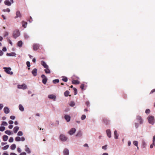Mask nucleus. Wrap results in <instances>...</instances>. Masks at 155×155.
Instances as JSON below:
<instances>
[{
  "mask_svg": "<svg viewBox=\"0 0 155 155\" xmlns=\"http://www.w3.org/2000/svg\"><path fill=\"white\" fill-rule=\"evenodd\" d=\"M48 97L49 99L53 100L54 101H56V96L54 94H50L48 95Z\"/></svg>",
  "mask_w": 155,
  "mask_h": 155,
  "instance_id": "nucleus-9",
  "label": "nucleus"
},
{
  "mask_svg": "<svg viewBox=\"0 0 155 155\" xmlns=\"http://www.w3.org/2000/svg\"><path fill=\"white\" fill-rule=\"evenodd\" d=\"M41 77L42 78V83L44 84H46L48 80L47 78V77H46L45 76L44 74L41 75Z\"/></svg>",
  "mask_w": 155,
  "mask_h": 155,
  "instance_id": "nucleus-6",
  "label": "nucleus"
},
{
  "mask_svg": "<svg viewBox=\"0 0 155 155\" xmlns=\"http://www.w3.org/2000/svg\"><path fill=\"white\" fill-rule=\"evenodd\" d=\"M16 54L14 52H13L11 53H7L6 54V55L7 56H14L16 57Z\"/></svg>",
  "mask_w": 155,
  "mask_h": 155,
  "instance_id": "nucleus-16",
  "label": "nucleus"
},
{
  "mask_svg": "<svg viewBox=\"0 0 155 155\" xmlns=\"http://www.w3.org/2000/svg\"><path fill=\"white\" fill-rule=\"evenodd\" d=\"M137 120L139 121L140 124H142L143 123V120L140 116L138 115L136 117Z\"/></svg>",
  "mask_w": 155,
  "mask_h": 155,
  "instance_id": "nucleus-8",
  "label": "nucleus"
},
{
  "mask_svg": "<svg viewBox=\"0 0 155 155\" xmlns=\"http://www.w3.org/2000/svg\"><path fill=\"white\" fill-rule=\"evenodd\" d=\"M8 33L7 31H5V33L4 34V36L5 37L7 36H8Z\"/></svg>",
  "mask_w": 155,
  "mask_h": 155,
  "instance_id": "nucleus-56",
  "label": "nucleus"
},
{
  "mask_svg": "<svg viewBox=\"0 0 155 155\" xmlns=\"http://www.w3.org/2000/svg\"><path fill=\"white\" fill-rule=\"evenodd\" d=\"M5 129V127L4 126H1L0 127V131H3Z\"/></svg>",
  "mask_w": 155,
  "mask_h": 155,
  "instance_id": "nucleus-43",
  "label": "nucleus"
},
{
  "mask_svg": "<svg viewBox=\"0 0 155 155\" xmlns=\"http://www.w3.org/2000/svg\"><path fill=\"white\" fill-rule=\"evenodd\" d=\"M86 118V116L85 115H82L81 117V120H84Z\"/></svg>",
  "mask_w": 155,
  "mask_h": 155,
  "instance_id": "nucleus-51",
  "label": "nucleus"
},
{
  "mask_svg": "<svg viewBox=\"0 0 155 155\" xmlns=\"http://www.w3.org/2000/svg\"><path fill=\"white\" fill-rule=\"evenodd\" d=\"M59 139L62 142L66 141L68 138L63 134H61L59 136Z\"/></svg>",
  "mask_w": 155,
  "mask_h": 155,
  "instance_id": "nucleus-4",
  "label": "nucleus"
},
{
  "mask_svg": "<svg viewBox=\"0 0 155 155\" xmlns=\"http://www.w3.org/2000/svg\"><path fill=\"white\" fill-rule=\"evenodd\" d=\"M17 87L18 89L25 90L27 88V86L25 84L22 85L18 84L17 85Z\"/></svg>",
  "mask_w": 155,
  "mask_h": 155,
  "instance_id": "nucleus-7",
  "label": "nucleus"
},
{
  "mask_svg": "<svg viewBox=\"0 0 155 155\" xmlns=\"http://www.w3.org/2000/svg\"><path fill=\"white\" fill-rule=\"evenodd\" d=\"M103 121L104 123L106 125L109 124H110V120L106 118H104L103 119Z\"/></svg>",
  "mask_w": 155,
  "mask_h": 155,
  "instance_id": "nucleus-13",
  "label": "nucleus"
},
{
  "mask_svg": "<svg viewBox=\"0 0 155 155\" xmlns=\"http://www.w3.org/2000/svg\"><path fill=\"white\" fill-rule=\"evenodd\" d=\"M14 3L13 0H5L4 4L8 6H11V4Z\"/></svg>",
  "mask_w": 155,
  "mask_h": 155,
  "instance_id": "nucleus-5",
  "label": "nucleus"
},
{
  "mask_svg": "<svg viewBox=\"0 0 155 155\" xmlns=\"http://www.w3.org/2000/svg\"><path fill=\"white\" fill-rule=\"evenodd\" d=\"M41 64L46 69H47L49 68L48 66L47 65L46 63L44 61H41Z\"/></svg>",
  "mask_w": 155,
  "mask_h": 155,
  "instance_id": "nucleus-12",
  "label": "nucleus"
},
{
  "mask_svg": "<svg viewBox=\"0 0 155 155\" xmlns=\"http://www.w3.org/2000/svg\"><path fill=\"white\" fill-rule=\"evenodd\" d=\"M19 155H26V153L25 152H22L20 153Z\"/></svg>",
  "mask_w": 155,
  "mask_h": 155,
  "instance_id": "nucleus-64",
  "label": "nucleus"
},
{
  "mask_svg": "<svg viewBox=\"0 0 155 155\" xmlns=\"http://www.w3.org/2000/svg\"><path fill=\"white\" fill-rule=\"evenodd\" d=\"M3 69H4L5 72L7 74L12 75L13 74L12 71H10L12 69L10 67H4Z\"/></svg>",
  "mask_w": 155,
  "mask_h": 155,
  "instance_id": "nucleus-3",
  "label": "nucleus"
},
{
  "mask_svg": "<svg viewBox=\"0 0 155 155\" xmlns=\"http://www.w3.org/2000/svg\"><path fill=\"white\" fill-rule=\"evenodd\" d=\"M106 132L107 136L109 137L110 138L111 137V132L110 129H107L106 130Z\"/></svg>",
  "mask_w": 155,
  "mask_h": 155,
  "instance_id": "nucleus-19",
  "label": "nucleus"
},
{
  "mask_svg": "<svg viewBox=\"0 0 155 155\" xmlns=\"http://www.w3.org/2000/svg\"><path fill=\"white\" fill-rule=\"evenodd\" d=\"M37 70L36 68H35L33 69L31 72V73L35 77L37 75Z\"/></svg>",
  "mask_w": 155,
  "mask_h": 155,
  "instance_id": "nucleus-18",
  "label": "nucleus"
},
{
  "mask_svg": "<svg viewBox=\"0 0 155 155\" xmlns=\"http://www.w3.org/2000/svg\"><path fill=\"white\" fill-rule=\"evenodd\" d=\"M16 147V145L15 144H13L11 145L10 147V148L11 150H14L15 149Z\"/></svg>",
  "mask_w": 155,
  "mask_h": 155,
  "instance_id": "nucleus-30",
  "label": "nucleus"
},
{
  "mask_svg": "<svg viewBox=\"0 0 155 155\" xmlns=\"http://www.w3.org/2000/svg\"><path fill=\"white\" fill-rule=\"evenodd\" d=\"M133 144L134 145L137 147L138 144V142L137 141H134L133 142Z\"/></svg>",
  "mask_w": 155,
  "mask_h": 155,
  "instance_id": "nucleus-38",
  "label": "nucleus"
},
{
  "mask_svg": "<svg viewBox=\"0 0 155 155\" xmlns=\"http://www.w3.org/2000/svg\"><path fill=\"white\" fill-rule=\"evenodd\" d=\"M153 143L155 147V135L153 137Z\"/></svg>",
  "mask_w": 155,
  "mask_h": 155,
  "instance_id": "nucleus-52",
  "label": "nucleus"
},
{
  "mask_svg": "<svg viewBox=\"0 0 155 155\" xmlns=\"http://www.w3.org/2000/svg\"><path fill=\"white\" fill-rule=\"evenodd\" d=\"M5 132L6 134L9 135L11 134V132L9 130H6L5 131Z\"/></svg>",
  "mask_w": 155,
  "mask_h": 155,
  "instance_id": "nucleus-35",
  "label": "nucleus"
},
{
  "mask_svg": "<svg viewBox=\"0 0 155 155\" xmlns=\"http://www.w3.org/2000/svg\"><path fill=\"white\" fill-rule=\"evenodd\" d=\"M107 145H105L104 146H103L102 148L103 150H106L107 148Z\"/></svg>",
  "mask_w": 155,
  "mask_h": 155,
  "instance_id": "nucleus-46",
  "label": "nucleus"
},
{
  "mask_svg": "<svg viewBox=\"0 0 155 155\" xmlns=\"http://www.w3.org/2000/svg\"><path fill=\"white\" fill-rule=\"evenodd\" d=\"M28 21L30 23H31L33 21L32 18V17L31 16H30V19Z\"/></svg>",
  "mask_w": 155,
  "mask_h": 155,
  "instance_id": "nucleus-62",
  "label": "nucleus"
},
{
  "mask_svg": "<svg viewBox=\"0 0 155 155\" xmlns=\"http://www.w3.org/2000/svg\"><path fill=\"white\" fill-rule=\"evenodd\" d=\"M3 110L5 113L6 114L9 113L10 112L9 109L7 107H5L4 108Z\"/></svg>",
  "mask_w": 155,
  "mask_h": 155,
  "instance_id": "nucleus-14",
  "label": "nucleus"
},
{
  "mask_svg": "<svg viewBox=\"0 0 155 155\" xmlns=\"http://www.w3.org/2000/svg\"><path fill=\"white\" fill-rule=\"evenodd\" d=\"M63 153L64 155H69V150L67 148L64 149L63 151Z\"/></svg>",
  "mask_w": 155,
  "mask_h": 155,
  "instance_id": "nucleus-17",
  "label": "nucleus"
},
{
  "mask_svg": "<svg viewBox=\"0 0 155 155\" xmlns=\"http://www.w3.org/2000/svg\"><path fill=\"white\" fill-rule=\"evenodd\" d=\"M64 119L66 120L67 122H68L70 121L71 120V117L68 115H65L64 116Z\"/></svg>",
  "mask_w": 155,
  "mask_h": 155,
  "instance_id": "nucleus-20",
  "label": "nucleus"
},
{
  "mask_svg": "<svg viewBox=\"0 0 155 155\" xmlns=\"http://www.w3.org/2000/svg\"><path fill=\"white\" fill-rule=\"evenodd\" d=\"M84 85L83 84H81L80 86V88L82 90L84 89Z\"/></svg>",
  "mask_w": 155,
  "mask_h": 155,
  "instance_id": "nucleus-59",
  "label": "nucleus"
},
{
  "mask_svg": "<svg viewBox=\"0 0 155 155\" xmlns=\"http://www.w3.org/2000/svg\"><path fill=\"white\" fill-rule=\"evenodd\" d=\"M44 71L46 74H49L51 72L50 70L48 68L44 70Z\"/></svg>",
  "mask_w": 155,
  "mask_h": 155,
  "instance_id": "nucleus-31",
  "label": "nucleus"
},
{
  "mask_svg": "<svg viewBox=\"0 0 155 155\" xmlns=\"http://www.w3.org/2000/svg\"><path fill=\"white\" fill-rule=\"evenodd\" d=\"M25 151L28 153H30L31 152L29 148L27 147V145H25Z\"/></svg>",
  "mask_w": 155,
  "mask_h": 155,
  "instance_id": "nucleus-22",
  "label": "nucleus"
},
{
  "mask_svg": "<svg viewBox=\"0 0 155 155\" xmlns=\"http://www.w3.org/2000/svg\"><path fill=\"white\" fill-rule=\"evenodd\" d=\"M76 129L74 128H71L68 132V134L70 135L73 134L76 132Z\"/></svg>",
  "mask_w": 155,
  "mask_h": 155,
  "instance_id": "nucleus-10",
  "label": "nucleus"
},
{
  "mask_svg": "<svg viewBox=\"0 0 155 155\" xmlns=\"http://www.w3.org/2000/svg\"><path fill=\"white\" fill-rule=\"evenodd\" d=\"M26 65H27V66L29 68H28V70L30 69V68H29V67H30V66H31V65H30V62L29 61H27L26 62Z\"/></svg>",
  "mask_w": 155,
  "mask_h": 155,
  "instance_id": "nucleus-39",
  "label": "nucleus"
},
{
  "mask_svg": "<svg viewBox=\"0 0 155 155\" xmlns=\"http://www.w3.org/2000/svg\"><path fill=\"white\" fill-rule=\"evenodd\" d=\"M9 147V146L8 145H6L2 147V149L3 150H6L8 149Z\"/></svg>",
  "mask_w": 155,
  "mask_h": 155,
  "instance_id": "nucleus-42",
  "label": "nucleus"
},
{
  "mask_svg": "<svg viewBox=\"0 0 155 155\" xmlns=\"http://www.w3.org/2000/svg\"><path fill=\"white\" fill-rule=\"evenodd\" d=\"M150 112V110L149 109H147L145 110V113L146 114H149Z\"/></svg>",
  "mask_w": 155,
  "mask_h": 155,
  "instance_id": "nucleus-54",
  "label": "nucleus"
},
{
  "mask_svg": "<svg viewBox=\"0 0 155 155\" xmlns=\"http://www.w3.org/2000/svg\"><path fill=\"white\" fill-rule=\"evenodd\" d=\"M22 26L24 28H26L27 25V22L24 21H22Z\"/></svg>",
  "mask_w": 155,
  "mask_h": 155,
  "instance_id": "nucleus-27",
  "label": "nucleus"
},
{
  "mask_svg": "<svg viewBox=\"0 0 155 155\" xmlns=\"http://www.w3.org/2000/svg\"><path fill=\"white\" fill-rule=\"evenodd\" d=\"M70 92L69 91H66L64 92V95L65 97H68Z\"/></svg>",
  "mask_w": 155,
  "mask_h": 155,
  "instance_id": "nucleus-33",
  "label": "nucleus"
},
{
  "mask_svg": "<svg viewBox=\"0 0 155 155\" xmlns=\"http://www.w3.org/2000/svg\"><path fill=\"white\" fill-rule=\"evenodd\" d=\"M2 11L4 12H9L10 11V9L8 8H7L6 9H4L2 10Z\"/></svg>",
  "mask_w": 155,
  "mask_h": 155,
  "instance_id": "nucleus-44",
  "label": "nucleus"
},
{
  "mask_svg": "<svg viewBox=\"0 0 155 155\" xmlns=\"http://www.w3.org/2000/svg\"><path fill=\"white\" fill-rule=\"evenodd\" d=\"M114 137L115 139H117L118 137V135L117 133V131L116 130L114 131Z\"/></svg>",
  "mask_w": 155,
  "mask_h": 155,
  "instance_id": "nucleus-26",
  "label": "nucleus"
},
{
  "mask_svg": "<svg viewBox=\"0 0 155 155\" xmlns=\"http://www.w3.org/2000/svg\"><path fill=\"white\" fill-rule=\"evenodd\" d=\"M19 129V127L18 126L15 127L13 128V131L14 133L16 134Z\"/></svg>",
  "mask_w": 155,
  "mask_h": 155,
  "instance_id": "nucleus-23",
  "label": "nucleus"
},
{
  "mask_svg": "<svg viewBox=\"0 0 155 155\" xmlns=\"http://www.w3.org/2000/svg\"><path fill=\"white\" fill-rule=\"evenodd\" d=\"M10 118L12 119V120H14L15 119V116H10Z\"/></svg>",
  "mask_w": 155,
  "mask_h": 155,
  "instance_id": "nucleus-57",
  "label": "nucleus"
},
{
  "mask_svg": "<svg viewBox=\"0 0 155 155\" xmlns=\"http://www.w3.org/2000/svg\"><path fill=\"white\" fill-rule=\"evenodd\" d=\"M3 105L2 104H0V110H1L3 107Z\"/></svg>",
  "mask_w": 155,
  "mask_h": 155,
  "instance_id": "nucleus-61",
  "label": "nucleus"
},
{
  "mask_svg": "<svg viewBox=\"0 0 155 155\" xmlns=\"http://www.w3.org/2000/svg\"><path fill=\"white\" fill-rule=\"evenodd\" d=\"M3 139L4 141H6L8 140V137L6 135H4L3 136Z\"/></svg>",
  "mask_w": 155,
  "mask_h": 155,
  "instance_id": "nucleus-29",
  "label": "nucleus"
},
{
  "mask_svg": "<svg viewBox=\"0 0 155 155\" xmlns=\"http://www.w3.org/2000/svg\"><path fill=\"white\" fill-rule=\"evenodd\" d=\"M19 110L21 111H23L24 110V108L21 104H19L18 106Z\"/></svg>",
  "mask_w": 155,
  "mask_h": 155,
  "instance_id": "nucleus-28",
  "label": "nucleus"
},
{
  "mask_svg": "<svg viewBox=\"0 0 155 155\" xmlns=\"http://www.w3.org/2000/svg\"><path fill=\"white\" fill-rule=\"evenodd\" d=\"M59 82V80L58 79H55L52 81V82L54 84H55L57 83H58Z\"/></svg>",
  "mask_w": 155,
  "mask_h": 155,
  "instance_id": "nucleus-32",
  "label": "nucleus"
},
{
  "mask_svg": "<svg viewBox=\"0 0 155 155\" xmlns=\"http://www.w3.org/2000/svg\"><path fill=\"white\" fill-rule=\"evenodd\" d=\"M25 140V139L24 137H22L21 138V141H24Z\"/></svg>",
  "mask_w": 155,
  "mask_h": 155,
  "instance_id": "nucleus-58",
  "label": "nucleus"
},
{
  "mask_svg": "<svg viewBox=\"0 0 155 155\" xmlns=\"http://www.w3.org/2000/svg\"><path fill=\"white\" fill-rule=\"evenodd\" d=\"M148 122L150 124L153 125L154 123V118L153 116H149L147 117Z\"/></svg>",
  "mask_w": 155,
  "mask_h": 155,
  "instance_id": "nucleus-1",
  "label": "nucleus"
},
{
  "mask_svg": "<svg viewBox=\"0 0 155 155\" xmlns=\"http://www.w3.org/2000/svg\"><path fill=\"white\" fill-rule=\"evenodd\" d=\"M16 16L14 18L16 19L18 17L21 18V15L20 12L19 11H17L16 13Z\"/></svg>",
  "mask_w": 155,
  "mask_h": 155,
  "instance_id": "nucleus-15",
  "label": "nucleus"
},
{
  "mask_svg": "<svg viewBox=\"0 0 155 155\" xmlns=\"http://www.w3.org/2000/svg\"><path fill=\"white\" fill-rule=\"evenodd\" d=\"M63 77L64 78L62 79V80L64 82H67L68 80L67 78L64 76H63Z\"/></svg>",
  "mask_w": 155,
  "mask_h": 155,
  "instance_id": "nucleus-37",
  "label": "nucleus"
},
{
  "mask_svg": "<svg viewBox=\"0 0 155 155\" xmlns=\"http://www.w3.org/2000/svg\"><path fill=\"white\" fill-rule=\"evenodd\" d=\"M3 54L4 53L2 51L0 50V56H2L3 55Z\"/></svg>",
  "mask_w": 155,
  "mask_h": 155,
  "instance_id": "nucleus-63",
  "label": "nucleus"
},
{
  "mask_svg": "<svg viewBox=\"0 0 155 155\" xmlns=\"http://www.w3.org/2000/svg\"><path fill=\"white\" fill-rule=\"evenodd\" d=\"M7 50V48L5 47H3L2 49V51L5 52Z\"/></svg>",
  "mask_w": 155,
  "mask_h": 155,
  "instance_id": "nucleus-55",
  "label": "nucleus"
},
{
  "mask_svg": "<svg viewBox=\"0 0 155 155\" xmlns=\"http://www.w3.org/2000/svg\"><path fill=\"white\" fill-rule=\"evenodd\" d=\"M85 104L88 107H89L90 106V102L89 101H86L85 102Z\"/></svg>",
  "mask_w": 155,
  "mask_h": 155,
  "instance_id": "nucleus-53",
  "label": "nucleus"
},
{
  "mask_svg": "<svg viewBox=\"0 0 155 155\" xmlns=\"http://www.w3.org/2000/svg\"><path fill=\"white\" fill-rule=\"evenodd\" d=\"M24 36L26 39H28L29 38V36L28 35L25 33L24 34Z\"/></svg>",
  "mask_w": 155,
  "mask_h": 155,
  "instance_id": "nucleus-47",
  "label": "nucleus"
},
{
  "mask_svg": "<svg viewBox=\"0 0 155 155\" xmlns=\"http://www.w3.org/2000/svg\"><path fill=\"white\" fill-rule=\"evenodd\" d=\"M82 136V133L81 130H79L76 135V137H80Z\"/></svg>",
  "mask_w": 155,
  "mask_h": 155,
  "instance_id": "nucleus-21",
  "label": "nucleus"
},
{
  "mask_svg": "<svg viewBox=\"0 0 155 155\" xmlns=\"http://www.w3.org/2000/svg\"><path fill=\"white\" fill-rule=\"evenodd\" d=\"M20 35V32L18 29H16L14 31L13 33V37L15 38H16Z\"/></svg>",
  "mask_w": 155,
  "mask_h": 155,
  "instance_id": "nucleus-2",
  "label": "nucleus"
},
{
  "mask_svg": "<svg viewBox=\"0 0 155 155\" xmlns=\"http://www.w3.org/2000/svg\"><path fill=\"white\" fill-rule=\"evenodd\" d=\"M75 105V103L73 101H71L70 104V106L71 107H73Z\"/></svg>",
  "mask_w": 155,
  "mask_h": 155,
  "instance_id": "nucleus-40",
  "label": "nucleus"
},
{
  "mask_svg": "<svg viewBox=\"0 0 155 155\" xmlns=\"http://www.w3.org/2000/svg\"><path fill=\"white\" fill-rule=\"evenodd\" d=\"M80 83V81L78 80H73L72 81V84H78Z\"/></svg>",
  "mask_w": 155,
  "mask_h": 155,
  "instance_id": "nucleus-25",
  "label": "nucleus"
},
{
  "mask_svg": "<svg viewBox=\"0 0 155 155\" xmlns=\"http://www.w3.org/2000/svg\"><path fill=\"white\" fill-rule=\"evenodd\" d=\"M13 121L12 120H10L8 121V123L10 124H13Z\"/></svg>",
  "mask_w": 155,
  "mask_h": 155,
  "instance_id": "nucleus-60",
  "label": "nucleus"
},
{
  "mask_svg": "<svg viewBox=\"0 0 155 155\" xmlns=\"http://www.w3.org/2000/svg\"><path fill=\"white\" fill-rule=\"evenodd\" d=\"M1 125L2 126H7L8 125V124L7 123V122H6L5 121H3V122H2Z\"/></svg>",
  "mask_w": 155,
  "mask_h": 155,
  "instance_id": "nucleus-41",
  "label": "nucleus"
},
{
  "mask_svg": "<svg viewBox=\"0 0 155 155\" xmlns=\"http://www.w3.org/2000/svg\"><path fill=\"white\" fill-rule=\"evenodd\" d=\"M135 127L136 129H137L140 125L139 124L137 123H135Z\"/></svg>",
  "mask_w": 155,
  "mask_h": 155,
  "instance_id": "nucleus-48",
  "label": "nucleus"
},
{
  "mask_svg": "<svg viewBox=\"0 0 155 155\" xmlns=\"http://www.w3.org/2000/svg\"><path fill=\"white\" fill-rule=\"evenodd\" d=\"M146 146V144L144 141L142 142V147L143 148H145Z\"/></svg>",
  "mask_w": 155,
  "mask_h": 155,
  "instance_id": "nucleus-45",
  "label": "nucleus"
},
{
  "mask_svg": "<svg viewBox=\"0 0 155 155\" xmlns=\"http://www.w3.org/2000/svg\"><path fill=\"white\" fill-rule=\"evenodd\" d=\"M17 46L20 48L23 45V42L22 41L20 40L17 43Z\"/></svg>",
  "mask_w": 155,
  "mask_h": 155,
  "instance_id": "nucleus-24",
  "label": "nucleus"
},
{
  "mask_svg": "<svg viewBox=\"0 0 155 155\" xmlns=\"http://www.w3.org/2000/svg\"><path fill=\"white\" fill-rule=\"evenodd\" d=\"M73 89L74 90V94L75 95H76L77 94V89L75 88H73Z\"/></svg>",
  "mask_w": 155,
  "mask_h": 155,
  "instance_id": "nucleus-50",
  "label": "nucleus"
},
{
  "mask_svg": "<svg viewBox=\"0 0 155 155\" xmlns=\"http://www.w3.org/2000/svg\"><path fill=\"white\" fill-rule=\"evenodd\" d=\"M39 45L38 44H35L33 46V49L34 51H37L39 47Z\"/></svg>",
  "mask_w": 155,
  "mask_h": 155,
  "instance_id": "nucleus-11",
  "label": "nucleus"
},
{
  "mask_svg": "<svg viewBox=\"0 0 155 155\" xmlns=\"http://www.w3.org/2000/svg\"><path fill=\"white\" fill-rule=\"evenodd\" d=\"M23 135V133L22 131H20L18 132L17 133V135L18 136H21Z\"/></svg>",
  "mask_w": 155,
  "mask_h": 155,
  "instance_id": "nucleus-34",
  "label": "nucleus"
},
{
  "mask_svg": "<svg viewBox=\"0 0 155 155\" xmlns=\"http://www.w3.org/2000/svg\"><path fill=\"white\" fill-rule=\"evenodd\" d=\"M15 140L16 141H21V137H17L15 138Z\"/></svg>",
  "mask_w": 155,
  "mask_h": 155,
  "instance_id": "nucleus-36",
  "label": "nucleus"
},
{
  "mask_svg": "<svg viewBox=\"0 0 155 155\" xmlns=\"http://www.w3.org/2000/svg\"><path fill=\"white\" fill-rule=\"evenodd\" d=\"M13 138L12 137H11L9 139L8 141L10 143H12L13 141Z\"/></svg>",
  "mask_w": 155,
  "mask_h": 155,
  "instance_id": "nucleus-49",
  "label": "nucleus"
}]
</instances>
